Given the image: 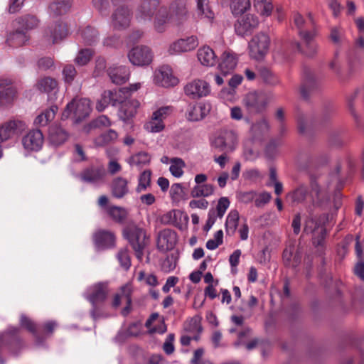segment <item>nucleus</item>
Instances as JSON below:
<instances>
[{
	"instance_id": "1a4fd4ad",
	"label": "nucleus",
	"mask_w": 364,
	"mask_h": 364,
	"mask_svg": "<svg viewBox=\"0 0 364 364\" xmlns=\"http://www.w3.org/2000/svg\"><path fill=\"white\" fill-rule=\"evenodd\" d=\"M132 17L131 9L127 6L116 8L111 16V23L114 29L124 30L130 25Z\"/></svg>"
},
{
	"instance_id": "680f3d73",
	"label": "nucleus",
	"mask_w": 364,
	"mask_h": 364,
	"mask_svg": "<svg viewBox=\"0 0 364 364\" xmlns=\"http://www.w3.org/2000/svg\"><path fill=\"white\" fill-rule=\"evenodd\" d=\"M281 144L279 139H272L267 144L264 150L266 156L268 159H274L277 154V148Z\"/></svg>"
},
{
	"instance_id": "0eeeda50",
	"label": "nucleus",
	"mask_w": 364,
	"mask_h": 364,
	"mask_svg": "<svg viewBox=\"0 0 364 364\" xmlns=\"http://www.w3.org/2000/svg\"><path fill=\"white\" fill-rule=\"evenodd\" d=\"M237 144V135L232 130H223L211 142L213 148L220 151L230 153L235 151Z\"/></svg>"
},
{
	"instance_id": "a19ab883",
	"label": "nucleus",
	"mask_w": 364,
	"mask_h": 364,
	"mask_svg": "<svg viewBox=\"0 0 364 364\" xmlns=\"http://www.w3.org/2000/svg\"><path fill=\"white\" fill-rule=\"evenodd\" d=\"M169 17L165 8H160L155 16L154 27L158 33H163L166 31V23Z\"/></svg>"
},
{
	"instance_id": "338daca9",
	"label": "nucleus",
	"mask_w": 364,
	"mask_h": 364,
	"mask_svg": "<svg viewBox=\"0 0 364 364\" xmlns=\"http://www.w3.org/2000/svg\"><path fill=\"white\" fill-rule=\"evenodd\" d=\"M57 326V323L54 321H48L43 323L39 328H38L40 336L45 339L43 336H41V333L45 336L52 335L55 328Z\"/></svg>"
},
{
	"instance_id": "393cba45",
	"label": "nucleus",
	"mask_w": 364,
	"mask_h": 364,
	"mask_svg": "<svg viewBox=\"0 0 364 364\" xmlns=\"http://www.w3.org/2000/svg\"><path fill=\"white\" fill-rule=\"evenodd\" d=\"M336 114V109L334 103L332 101L323 100L320 109V126L330 124Z\"/></svg>"
},
{
	"instance_id": "2eb2a0df",
	"label": "nucleus",
	"mask_w": 364,
	"mask_h": 364,
	"mask_svg": "<svg viewBox=\"0 0 364 364\" xmlns=\"http://www.w3.org/2000/svg\"><path fill=\"white\" fill-rule=\"evenodd\" d=\"M92 240L97 250H105L115 247V235L109 230H99L96 231L93 235Z\"/></svg>"
},
{
	"instance_id": "ddd939ff",
	"label": "nucleus",
	"mask_w": 364,
	"mask_h": 364,
	"mask_svg": "<svg viewBox=\"0 0 364 364\" xmlns=\"http://www.w3.org/2000/svg\"><path fill=\"white\" fill-rule=\"evenodd\" d=\"M21 142L26 151H38L44 142L43 134L38 129H32L23 136Z\"/></svg>"
},
{
	"instance_id": "864d4df0",
	"label": "nucleus",
	"mask_w": 364,
	"mask_h": 364,
	"mask_svg": "<svg viewBox=\"0 0 364 364\" xmlns=\"http://www.w3.org/2000/svg\"><path fill=\"white\" fill-rule=\"evenodd\" d=\"M259 74L262 80L270 85H277L279 83V77L267 68H260Z\"/></svg>"
},
{
	"instance_id": "cd10ccee",
	"label": "nucleus",
	"mask_w": 364,
	"mask_h": 364,
	"mask_svg": "<svg viewBox=\"0 0 364 364\" xmlns=\"http://www.w3.org/2000/svg\"><path fill=\"white\" fill-rule=\"evenodd\" d=\"M128 181L121 176L113 179L111 184L112 195L113 197L120 199L129 193Z\"/></svg>"
},
{
	"instance_id": "79ce46f5",
	"label": "nucleus",
	"mask_w": 364,
	"mask_h": 364,
	"mask_svg": "<svg viewBox=\"0 0 364 364\" xmlns=\"http://www.w3.org/2000/svg\"><path fill=\"white\" fill-rule=\"evenodd\" d=\"M214 191L215 187L210 183L196 185L191 191V196L193 198H206L212 196Z\"/></svg>"
},
{
	"instance_id": "7c9ffc66",
	"label": "nucleus",
	"mask_w": 364,
	"mask_h": 364,
	"mask_svg": "<svg viewBox=\"0 0 364 364\" xmlns=\"http://www.w3.org/2000/svg\"><path fill=\"white\" fill-rule=\"evenodd\" d=\"M72 0H54L49 6V14L52 16L66 14L71 7Z\"/></svg>"
},
{
	"instance_id": "052dcab7",
	"label": "nucleus",
	"mask_w": 364,
	"mask_h": 364,
	"mask_svg": "<svg viewBox=\"0 0 364 364\" xmlns=\"http://www.w3.org/2000/svg\"><path fill=\"white\" fill-rule=\"evenodd\" d=\"M151 172L150 170L144 171L139 176V184L136 187L137 192L145 191L151 183Z\"/></svg>"
},
{
	"instance_id": "5701e85b",
	"label": "nucleus",
	"mask_w": 364,
	"mask_h": 364,
	"mask_svg": "<svg viewBox=\"0 0 364 364\" xmlns=\"http://www.w3.org/2000/svg\"><path fill=\"white\" fill-rule=\"evenodd\" d=\"M106 174L105 170L101 166H90L84 169L80 173L82 181L95 183L103 180Z\"/></svg>"
},
{
	"instance_id": "f8f14e48",
	"label": "nucleus",
	"mask_w": 364,
	"mask_h": 364,
	"mask_svg": "<svg viewBox=\"0 0 364 364\" xmlns=\"http://www.w3.org/2000/svg\"><path fill=\"white\" fill-rule=\"evenodd\" d=\"M159 0H142L135 12V18L139 23L150 21L159 6Z\"/></svg>"
},
{
	"instance_id": "49530a36",
	"label": "nucleus",
	"mask_w": 364,
	"mask_h": 364,
	"mask_svg": "<svg viewBox=\"0 0 364 364\" xmlns=\"http://www.w3.org/2000/svg\"><path fill=\"white\" fill-rule=\"evenodd\" d=\"M16 22L19 28L24 31L36 28L38 26V20L33 15L26 14L18 18Z\"/></svg>"
},
{
	"instance_id": "0e129e2a",
	"label": "nucleus",
	"mask_w": 364,
	"mask_h": 364,
	"mask_svg": "<svg viewBox=\"0 0 364 364\" xmlns=\"http://www.w3.org/2000/svg\"><path fill=\"white\" fill-rule=\"evenodd\" d=\"M92 56V51L91 49H82L78 53L75 61L78 65L83 66L90 60Z\"/></svg>"
},
{
	"instance_id": "f03ea898",
	"label": "nucleus",
	"mask_w": 364,
	"mask_h": 364,
	"mask_svg": "<svg viewBox=\"0 0 364 364\" xmlns=\"http://www.w3.org/2000/svg\"><path fill=\"white\" fill-rule=\"evenodd\" d=\"M123 235L135 251L136 257L141 259L144 249L149 242L145 230L136 225H129L124 228Z\"/></svg>"
},
{
	"instance_id": "e2e57ef3",
	"label": "nucleus",
	"mask_w": 364,
	"mask_h": 364,
	"mask_svg": "<svg viewBox=\"0 0 364 364\" xmlns=\"http://www.w3.org/2000/svg\"><path fill=\"white\" fill-rule=\"evenodd\" d=\"M137 279L139 281H143L146 285L152 287H156L159 284L158 278L155 274L146 273L144 271L139 272Z\"/></svg>"
},
{
	"instance_id": "f704fd0d",
	"label": "nucleus",
	"mask_w": 364,
	"mask_h": 364,
	"mask_svg": "<svg viewBox=\"0 0 364 364\" xmlns=\"http://www.w3.org/2000/svg\"><path fill=\"white\" fill-rule=\"evenodd\" d=\"M29 38L26 33L20 28L10 33L6 39V43L11 47H19L26 43Z\"/></svg>"
},
{
	"instance_id": "58836bf2",
	"label": "nucleus",
	"mask_w": 364,
	"mask_h": 364,
	"mask_svg": "<svg viewBox=\"0 0 364 364\" xmlns=\"http://www.w3.org/2000/svg\"><path fill=\"white\" fill-rule=\"evenodd\" d=\"M19 323L22 328H26L28 331L31 333L38 342L41 343L43 341V338L40 336L36 323L30 318L24 314H21Z\"/></svg>"
},
{
	"instance_id": "a878e982",
	"label": "nucleus",
	"mask_w": 364,
	"mask_h": 364,
	"mask_svg": "<svg viewBox=\"0 0 364 364\" xmlns=\"http://www.w3.org/2000/svg\"><path fill=\"white\" fill-rule=\"evenodd\" d=\"M122 299H124L127 304L126 306L122 310V314L125 316L130 312L132 308L131 290L128 287H123L121 292L114 295L112 304V306L117 308Z\"/></svg>"
},
{
	"instance_id": "6e6552de",
	"label": "nucleus",
	"mask_w": 364,
	"mask_h": 364,
	"mask_svg": "<svg viewBox=\"0 0 364 364\" xmlns=\"http://www.w3.org/2000/svg\"><path fill=\"white\" fill-rule=\"evenodd\" d=\"M169 21L176 25H181L189 17V13L186 0H175L169 6L167 11Z\"/></svg>"
},
{
	"instance_id": "ea45409f",
	"label": "nucleus",
	"mask_w": 364,
	"mask_h": 364,
	"mask_svg": "<svg viewBox=\"0 0 364 364\" xmlns=\"http://www.w3.org/2000/svg\"><path fill=\"white\" fill-rule=\"evenodd\" d=\"M57 111V106H51L49 109H46L43 113L36 117L34 124L38 127L47 125L49 122L54 119Z\"/></svg>"
},
{
	"instance_id": "c9c22d12",
	"label": "nucleus",
	"mask_w": 364,
	"mask_h": 364,
	"mask_svg": "<svg viewBox=\"0 0 364 364\" xmlns=\"http://www.w3.org/2000/svg\"><path fill=\"white\" fill-rule=\"evenodd\" d=\"M316 85V82L314 76L311 73H306L300 87V94L304 100H308L309 99L311 93L315 88Z\"/></svg>"
},
{
	"instance_id": "72a5a7b5",
	"label": "nucleus",
	"mask_w": 364,
	"mask_h": 364,
	"mask_svg": "<svg viewBox=\"0 0 364 364\" xmlns=\"http://www.w3.org/2000/svg\"><path fill=\"white\" fill-rule=\"evenodd\" d=\"M68 139V132L62 127L53 126L49 129V140L55 146H60Z\"/></svg>"
},
{
	"instance_id": "4468645a",
	"label": "nucleus",
	"mask_w": 364,
	"mask_h": 364,
	"mask_svg": "<svg viewBox=\"0 0 364 364\" xmlns=\"http://www.w3.org/2000/svg\"><path fill=\"white\" fill-rule=\"evenodd\" d=\"M318 160L316 156H309L302 163L301 168L309 176L310 185L316 196H318V183L317 181Z\"/></svg>"
},
{
	"instance_id": "3c124183",
	"label": "nucleus",
	"mask_w": 364,
	"mask_h": 364,
	"mask_svg": "<svg viewBox=\"0 0 364 364\" xmlns=\"http://www.w3.org/2000/svg\"><path fill=\"white\" fill-rule=\"evenodd\" d=\"M37 86L41 92L49 93L57 88L58 82L52 77H46L38 80Z\"/></svg>"
},
{
	"instance_id": "37998d69",
	"label": "nucleus",
	"mask_w": 364,
	"mask_h": 364,
	"mask_svg": "<svg viewBox=\"0 0 364 364\" xmlns=\"http://www.w3.org/2000/svg\"><path fill=\"white\" fill-rule=\"evenodd\" d=\"M239 219L240 216L237 210H232L228 213L225 224L227 235L231 236L235 234L238 226Z\"/></svg>"
},
{
	"instance_id": "a211bd4d",
	"label": "nucleus",
	"mask_w": 364,
	"mask_h": 364,
	"mask_svg": "<svg viewBox=\"0 0 364 364\" xmlns=\"http://www.w3.org/2000/svg\"><path fill=\"white\" fill-rule=\"evenodd\" d=\"M176 233L171 229L160 231L157 237V247L161 251H168L173 249L176 243Z\"/></svg>"
},
{
	"instance_id": "5fc2aeb1",
	"label": "nucleus",
	"mask_w": 364,
	"mask_h": 364,
	"mask_svg": "<svg viewBox=\"0 0 364 364\" xmlns=\"http://www.w3.org/2000/svg\"><path fill=\"white\" fill-rule=\"evenodd\" d=\"M111 125L112 122L105 115H101L85 127V129L87 132H90L92 129L101 127H107Z\"/></svg>"
},
{
	"instance_id": "13d9d810",
	"label": "nucleus",
	"mask_w": 364,
	"mask_h": 364,
	"mask_svg": "<svg viewBox=\"0 0 364 364\" xmlns=\"http://www.w3.org/2000/svg\"><path fill=\"white\" fill-rule=\"evenodd\" d=\"M117 260L120 266L125 270H128L131 267V258L129 250L127 247L119 250L117 255Z\"/></svg>"
},
{
	"instance_id": "412c9836",
	"label": "nucleus",
	"mask_w": 364,
	"mask_h": 364,
	"mask_svg": "<svg viewBox=\"0 0 364 364\" xmlns=\"http://www.w3.org/2000/svg\"><path fill=\"white\" fill-rule=\"evenodd\" d=\"M11 83V80L0 79V107L11 105L16 97V92Z\"/></svg>"
},
{
	"instance_id": "2f4dec72",
	"label": "nucleus",
	"mask_w": 364,
	"mask_h": 364,
	"mask_svg": "<svg viewBox=\"0 0 364 364\" xmlns=\"http://www.w3.org/2000/svg\"><path fill=\"white\" fill-rule=\"evenodd\" d=\"M343 129L336 128L328 132L326 143L328 147L339 149L346 145V141L341 137Z\"/></svg>"
},
{
	"instance_id": "774afa93",
	"label": "nucleus",
	"mask_w": 364,
	"mask_h": 364,
	"mask_svg": "<svg viewBox=\"0 0 364 364\" xmlns=\"http://www.w3.org/2000/svg\"><path fill=\"white\" fill-rule=\"evenodd\" d=\"M230 205V200L226 197H222L218 200L216 206L215 215L222 218Z\"/></svg>"
},
{
	"instance_id": "20e7f679",
	"label": "nucleus",
	"mask_w": 364,
	"mask_h": 364,
	"mask_svg": "<svg viewBox=\"0 0 364 364\" xmlns=\"http://www.w3.org/2000/svg\"><path fill=\"white\" fill-rule=\"evenodd\" d=\"M91 111L90 100L86 98L73 100L68 103L63 112V119L68 118L73 113L76 122L87 117Z\"/></svg>"
},
{
	"instance_id": "f257e3e1",
	"label": "nucleus",
	"mask_w": 364,
	"mask_h": 364,
	"mask_svg": "<svg viewBox=\"0 0 364 364\" xmlns=\"http://www.w3.org/2000/svg\"><path fill=\"white\" fill-rule=\"evenodd\" d=\"M294 22L298 29V33L306 46V50H304L300 43L296 42V50L306 55H313L316 50L315 42L316 30L311 14H309L308 18L305 20L300 14L296 13L294 15Z\"/></svg>"
},
{
	"instance_id": "bf43d9fd",
	"label": "nucleus",
	"mask_w": 364,
	"mask_h": 364,
	"mask_svg": "<svg viewBox=\"0 0 364 364\" xmlns=\"http://www.w3.org/2000/svg\"><path fill=\"white\" fill-rule=\"evenodd\" d=\"M112 96L111 90H105L102 94L100 99L97 100L96 103V109L99 112H102L108 105H112Z\"/></svg>"
},
{
	"instance_id": "603ef678",
	"label": "nucleus",
	"mask_w": 364,
	"mask_h": 364,
	"mask_svg": "<svg viewBox=\"0 0 364 364\" xmlns=\"http://www.w3.org/2000/svg\"><path fill=\"white\" fill-rule=\"evenodd\" d=\"M170 161L171 166L169 167V171L176 178L181 177L184 173L183 168L186 166L183 160L181 158L174 157L171 159Z\"/></svg>"
},
{
	"instance_id": "b1692460",
	"label": "nucleus",
	"mask_w": 364,
	"mask_h": 364,
	"mask_svg": "<svg viewBox=\"0 0 364 364\" xmlns=\"http://www.w3.org/2000/svg\"><path fill=\"white\" fill-rule=\"evenodd\" d=\"M139 105V101L136 100H128L127 102H124L119 106L117 113L119 118L124 122L132 119L135 116Z\"/></svg>"
},
{
	"instance_id": "aec40b11",
	"label": "nucleus",
	"mask_w": 364,
	"mask_h": 364,
	"mask_svg": "<svg viewBox=\"0 0 364 364\" xmlns=\"http://www.w3.org/2000/svg\"><path fill=\"white\" fill-rule=\"evenodd\" d=\"M111 81L116 85L125 83L129 78L130 71L124 65H112L107 70Z\"/></svg>"
},
{
	"instance_id": "bb28decb",
	"label": "nucleus",
	"mask_w": 364,
	"mask_h": 364,
	"mask_svg": "<svg viewBox=\"0 0 364 364\" xmlns=\"http://www.w3.org/2000/svg\"><path fill=\"white\" fill-rule=\"evenodd\" d=\"M210 105L200 102L190 105L188 109L187 118L190 121H199L203 119L210 112Z\"/></svg>"
},
{
	"instance_id": "9d476101",
	"label": "nucleus",
	"mask_w": 364,
	"mask_h": 364,
	"mask_svg": "<svg viewBox=\"0 0 364 364\" xmlns=\"http://www.w3.org/2000/svg\"><path fill=\"white\" fill-rule=\"evenodd\" d=\"M184 93L189 98L196 100L206 97L210 92L209 84L203 80L196 79L188 82L183 87Z\"/></svg>"
},
{
	"instance_id": "7ed1b4c3",
	"label": "nucleus",
	"mask_w": 364,
	"mask_h": 364,
	"mask_svg": "<svg viewBox=\"0 0 364 364\" xmlns=\"http://www.w3.org/2000/svg\"><path fill=\"white\" fill-rule=\"evenodd\" d=\"M269 45V36L264 32L257 33L248 43L250 56L257 60L263 59L268 53Z\"/></svg>"
},
{
	"instance_id": "39448f33",
	"label": "nucleus",
	"mask_w": 364,
	"mask_h": 364,
	"mask_svg": "<svg viewBox=\"0 0 364 364\" xmlns=\"http://www.w3.org/2000/svg\"><path fill=\"white\" fill-rule=\"evenodd\" d=\"M259 25V18L252 14L240 15L234 23L235 33L241 37L250 36Z\"/></svg>"
},
{
	"instance_id": "a18cd8bd",
	"label": "nucleus",
	"mask_w": 364,
	"mask_h": 364,
	"mask_svg": "<svg viewBox=\"0 0 364 364\" xmlns=\"http://www.w3.org/2000/svg\"><path fill=\"white\" fill-rule=\"evenodd\" d=\"M254 7L257 12L262 16H269L273 11L272 0H254Z\"/></svg>"
},
{
	"instance_id": "de8ad7c7",
	"label": "nucleus",
	"mask_w": 364,
	"mask_h": 364,
	"mask_svg": "<svg viewBox=\"0 0 364 364\" xmlns=\"http://www.w3.org/2000/svg\"><path fill=\"white\" fill-rule=\"evenodd\" d=\"M112 91V106L122 105L124 102H127L129 98V91L127 87L120 88L119 90Z\"/></svg>"
},
{
	"instance_id": "69168bd1",
	"label": "nucleus",
	"mask_w": 364,
	"mask_h": 364,
	"mask_svg": "<svg viewBox=\"0 0 364 364\" xmlns=\"http://www.w3.org/2000/svg\"><path fill=\"white\" fill-rule=\"evenodd\" d=\"M223 242V232L222 230H218L214 235V239H210L206 242V247L208 250H213L218 247Z\"/></svg>"
},
{
	"instance_id": "423d86ee",
	"label": "nucleus",
	"mask_w": 364,
	"mask_h": 364,
	"mask_svg": "<svg viewBox=\"0 0 364 364\" xmlns=\"http://www.w3.org/2000/svg\"><path fill=\"white\" fill-rule=\"evenodd\" d=\"M269 96L263 92H252L246 95L243 103L250 113L258 114L265 110Z\"/></svg>"
},
{
	"instance_id": "6ab92c4d",
	"label": "nucleus",
	"mask_w": 364,
	"mask_h": 364,
	"mask_svg": "<svg viewBox=\"0 0 364 364\" xmlns=\"http://www.w3.org/2000/svg\"><path fill=\"white\" fill-rule=\"evenodd\" d=\"M107 285L103 283H97L87 289L86 299L90 304H102L107 299Z\"/></svg>"
},
{
	"instance_id": "e433bc0d",
	"label": "nucleus",
	"mask_w": 364,
	"mask_h": 364,
	"mask_svg": "<svg viewBox=\"0 0 364 364\" xmlns=\"http://www.w3.org/2000/svg\"><path fill=\"white\" fill-rule=\"evenodd\" d=\"M269 122L265 118H262L252 125L251 132L255 139H261L269 132Z\"/></svg>"
},
{
	"instance_id": "f3484780",
	"label": "nucleus",
	"mask_w": 364,
	"mask_h": 364,
	"mask_svg": "<svg viewBox=\"0 0 364 364\" xmlns=\"http://www.w3.org/2000/svg\"><path fill=\"white\" fill-rule=\"evenodd\" d=\"M154 80L156 84L166 87L178 83V79L173 75L172 69L168 65H162L156 71Z\"/></svg>"
},
{
	"instance_id": "473e14b6",
	"label": "nucleus",
	"mask_w": 364,
	"mask_h": 364,
	"mask_svg": "<svg viewBox=\"0 0 364 364\" xmlns=\"http://www.w3.org/2000/svg\"><path fill=\"white\" fill-rule=\"evenodd\" d=\"M318 228V219L316 215L309 213V216L306 221L304 231L306 234H312V242L316 247L318 246V238L317 237V229Z\"/></svg>"
},
{
	"instance_id": "8fccbe9b",
	"label": "nucleus",
	"mask_w": 364,
	"mask_h": 364,
	"mask_svg": "<svg viewBox=\"0 0 364 364\" xmlns=\"http://www.w3.org/2000/svg\"><path fill=\"white\" fill-rule=\"evenodd\" d=\"M250 0H231L230 9L233 16L245 14L250 9Z\"/></svg>"
},
{
	"instance_id": "4be33fe9",
	"label": "nucleus",
	"mask_w": 364,
	"mask_h": 364,
	"mask_svg": "<svg viewBox=\"0 0 364 364\" xmlns=\"http://www.w3.org/2000/svg\"><path fill=\"white\" fill-rule=\"evenodd\" d=\"M46 33L52 39L53 44L58 43L68 35V25L61 21H56L48 28Z\"/></svg>"
},
{
	"instance_id": "4c0bfd02",
	"label": "nucleus",
	"mask_w": 364,
	"mask_h": 364,
	"mask_svg": "<svg viewBox=\"0 0 364 364\" xmlns=\"http://www.w3.org/2000/svg\"><path fill=\"white\" fill-rule=\"evenodd\" d=\"M196 14L198 16L212 21L215 14L210 5L209 0H196Z\"/></svg>"
},
{
	"instance_id": "c756f323",
	"label": "nucleus",
	"mask_w": 364,
	"mask_h": 364,
	"mask_svg": "<svg viewBox=\"0 0 364 364\" xmlns=\"http://www.w3.org/2000/svg\"><path fill=\"white\" fill-rule=\"evenodd\" d=\"M237 63L236 56L230 51H225L221 56V61L219 63V69L223 75L231 73Z\"/></svg>"
},
{
	"instance_id": "4d7b16f0",
	"label": "nucleus",
	"mask_w": 364,
	"mask_h": 364,
	"mask_svg": "<svg viewBox=\"0 0 364 364\" xmlns=\"http://www.w3.org/2000/svg\"><path fill=\"white\" fill-rule=\"evenodd\" d=\"M165 127L164 122L158 119L156 117L154 119V115L152 114L151 119L144 124L146 130L150 132H161Z\"/></svg>"
},
{
	"instance_id": "6e6d98bb",
	"label": "nucleus",
	"mask_w": 364,
	"mask_h": 364,
	"mask_svg": "<svg viewBox=\"0 0 364 364\" xmlns=\"http://www.w3.org/2000/svg\"><path fill=\"white\" fill-rule=\"evenodd\" d=\"M81 36L86 44L92 45L96 42L98 32L95 28L88 26L81 31Z\"/></svg>"
},
{
	"instance_id": "09e8293b",
	"label": "nucleus",
	"mask_w": 364,
	"mask_h": 364,
	"mask_svg": "<svg viewBox=\"0 0 364 364\" xmlns=\"http://www.w3.org/2000/svg\"><path fill=\"white\" fill-rule=\"evenodd\" d=\"M109 217L116 223H122L126 220L128 213L122 207L112 205L107 210Z\"/></svg>"
},
{
	"instance_id": "c85d7f7f",
	"label": "nucleus",
	"mask_w": 364,
	"mask_h": 364,
	"mask_svg": "<svg viewBox=\"0 0 364 364\" xmlns=\"http://www.w3.org/2000/svg\"><path fill=\"white\" fill-rule=\"evenodd\" d=\"M197 56L200 63L208 67L215 65L218 61L217 55L214 50L209 46H203L199 48Z\"/></svg>"
},
{
	"instance_id": "c03bdc74",
	"label": "nucleus",
	"mask_w": 364,
	"mask_h": 364,
	"mask_svg": "<svg viewBox=\"0 0 364 364\" xmlns=\"http://www.w3.org/2000/svg\"><path fill=\"white\" fill-rule=\"evenodd\" d=\"M117 137L118 134L115 130L109 129L96 137L94 140V144L96 146H105L114 142Z\"/></svg>"
},
{
	"instance_id": "dca6fc26",
	"label": "nucleus",
	"mask_w": 364,
	"mask_h": 364,
	"mask_svg": "<svg viewBox=\"0 0 364 364\" xmlns=\"http://www.w3.org/2000/svg\"><path fill=\"white\" fill-rule=\"evenodd\" d=\"M198 46L197 36H191L186 38H181L170 45L168 52L171 55L178 54L183 52H188L195 49Z\"/></svg>"
},
{
	"instance_id": "9b49d317",
	"label": "nucleus",
	"mask_w": 364,
	"mask_h": 364,
	"mask_svg": "<svg viewBox=\"0 0 364 364\" xmlns=\"http://www.w3.org/2000/svg\"><path fill=\"white\" fill-rule=\"evenodd\" d=\"M129 61L134 65L144 66L150 64L153 54L151 49L145 46L134 47L128 54Z\"/></svg>"
}]
</instances>
